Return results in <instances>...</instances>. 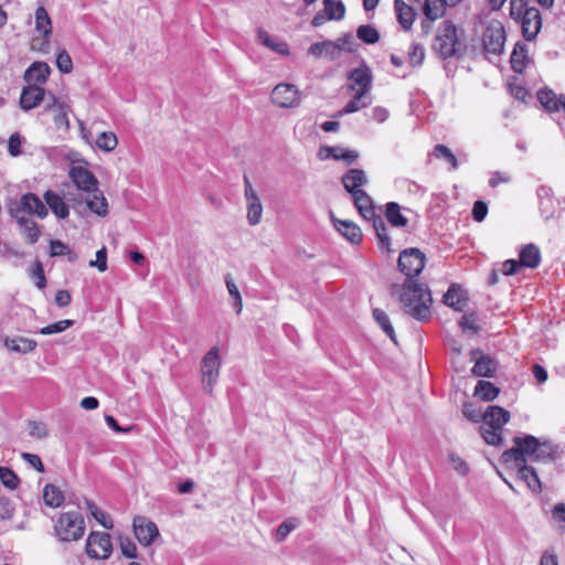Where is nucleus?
I'll return each mask as SVG.
<instances>
[{"instance_id": "40", "label": "nucleus", "mask_w": 565, "mask_h": 565, "mask_svg": "<svg viewBox=\"0 0 565 565\" xmlns=\"http://www.w3.org/2000/svg\"><path fill=\"white\" fill-rule=\"evenodd\" d=\"M323 10L328 20L340 21L344 18L345 7L342 1L323 0Z\"/></svg>"}, {"instance_id": "58", "label": "nucleus", "mask_w": 565, "mask_h": 565, "mask_svg": "<svg viewBox=\"0 0 565 565\" xmlns=\"http://www.w3.org/2000/svg\"><path fill=\"white\" fill-rule=\"evenodd\" d=\"M31 276L35 279V285L39 289H44L46 286V279L43 270L42 263L35 260L34 268L31 271Z\"/></svg>"}, {"instance_id": "16", "label": "nucleus", "mask_w": 565, "mask_h": 565, "mask_svg": "<svg viewBox=\"0 0 565 565\" xmlns=\"http://www.w3.org/2000/svg\"><path fill=\"white\" fill-rule=\"evenodd\" d=\"M518 23L521 24L523 38L531 42L536 39L542 28L541 13L536 8H531Z\"/></svg>"}, {"instance_id": "34", "label": "nucleus", "mask_w": 565, "mask_h": 565, "mask_svg": "<svg viewBox=\"0 0 565 565\" xmlns=\"http://www.w3.org/2000/svg\"><path fill=\"white\" fill-rule=\"evenodd\" d=\"M500 390L491 382L478 381L473 395L483 402H491L498 397Z\"/></svg>"}, {"instance_id": "3", "label": "nucleus", "mask_w": 565, "mask_h": 565, "mask_svg": "<svg viewBox=\"0 0 565 565\" xmlns=\"http://www.w3.org/2000/svg\"><path fill=\"white\" fill-rule=\"evenodd\" d=\"M354 206L363 216V218L371 221L375 230L376 236L383 247L388 252L391 250V238L387 235V227L381 215L375 211V205L372 198L363 190L352 194Z\"/></svg>"}, {"instance_id": "7", "label": "nucleus", "mask_w": 565, "mask_h": 565, "mask_svg": "<svg viewBox=\"0 0 565 565\" xmlns=\"http://www.w3.org/2000/svg\"><path fill=\"white\" fill-rule=\"evenodd\" d=\"M9 212L12 217H26L25 214H31L40 218H44L49 213L41 199L31 192L23 194L19 201L11 202Z\"/></svg>"}, {"instance_id": "18", "label": "nucleus", "mask_w": 565, "mask_h": 565, "mask_svg": "<svg viewBox=\"0 0 565 565\" xmlns=\"http://www.w3.org/2000/svg\"><path fill=\"white\" fill-rule=\"evenodd\" d=\"M533 461L555 462L559 460L564 454V448L558 444H553L548 440L540 441Z\"/></svg>"}, {"instance_id": "12", "label": "nucleus", "mask_w": 565, "mask_h": 565, "mask_svg": "<svg viewBox=\"0 0 565 565\" xmlns=\"http://www.w3.org/2000/svg\"><path fill=\"white\" fill-rule=\"evenodd\" d=\"M113 550L110 535L107 533L92 532L86 542V553L92 558L106 559Z\"/></svg>"}, {"instance_id": "38", "label": "nucleus", "mask_w": 565, "mask_h": 565, "mask_svg": "<svg viewBox=\"0 0 565 565\" xmlns=\"http://www.w3.org/2000/svg\"><path fill=\"white\" fill-rule=\"evenodd\" d=\"M446 0H425L423 11L427 20L435 21L444 15Z\"/></svg>"}, {"instance_id": "48", "label": "nucleus", "mask_w": 565, "mask_h": 565, "mask_svg": "<svg viewBox=\"0 0 565 565\" xmlns=\"http://www.w3.org/2000/svg\"><path fill=\"white\" fill-rule=\"evenodd\" d=\"M443 302L456 311H459V284L450 285L443 297Z\"/></svg>"}, {"instance_id": "50", "label": "nucleus", "mask_w": 565, "mask_h": 565, "mask_svg": "<svg viewBox=\"0 0 565 565\" xmlns=\"http://www.w3.org/2000/svg\"><path fill=\"white\" fill-rule=\"evenodd\" d=\"M434 156L436 158H443L447 162H449L452 170H455L457 168V166H458V161H457L456 156L450 151L449 148H447L444 145H437L434 148Z\"/></svg>"}, {"instance_id": "32", "label": "nucleus", "mask_w": 565, "mask_h": 565, "mask_svg": "<svg viewBox=\"0 0 565 565\" xmlns=\"http://www.w3.org/2000/svg\"><path fill=\"white\" fill-rule=\"evenodd\" d=\"M93 198L86 200L87 207L98 216H106L108 214V203L103 192L98 189L93 190Z\"/></svg>"}, {"instance_id": "26", "label": "nucleus", "mask_w": 565, "mask_h": 565, "mask_svg": "<svg viewBox=\"0 0 565 565\" xmlns=\"http://www.w3.org/2000/svg\"><path fill=\"white\" fill-rule=\"evenodd\" d=\"M51 73V68L45 62H34L24 73V79L29 83L35 82L43 84L46 82L49 75Z\"/></svg>"}, {"instance_id": "54", "label": "nucleus", "mask_w": 565, "mask_h": 565, "mask_svg": "<svg viewBox=\"0 0 565 565\" xmlns=\"http://www.w3.org/2000/svg\"><path fill=\"white\" fill-rule=\"evenodd\" d=\"M73 324H74L73 320H68V319L61 320L55 323L43 327L40 330V333L44 334V335L60 333V332H63L64 330H66L67 328L72 327Z\"/></svg>"}, {"instance_id": "1", "label": "nucleus", "mask_w": 565, "mask_h": 565, "mask_svg": "<svg viewBox=\"0 0 565 565\" xmlns=\"http://www.w3.org/2000/svg\"><path fill=\"white\" fill-rule=\"evenodd\" d=\"M390 294L397 298L403 311L418 321H426L430 317L433 297L426 284L406 279L402 285L392 284Z\"/></svg>"}, {"instance_id": "10", "label": "nucleus", "mask_w": 565, "mask_h": 565, "mask_svg": "<svg viewBox=\"0 0 565 565\" xmlns=\"http://www.w3.org/2000/svg\"><path fill=\"white\" fill-rule=\"evenodd\" d=\"M469 360L473 363L471 374L476 377H492L494 376L498 363L489 354H486L481 349L476 348L469 351Z\"/></svg>"}, {"instance_id": "46", "label": "nucleus", "mask_w": 565, "mask_h": 565, "mask_svg": "<svg viewBox=\"0 0 565 565\" xmlns=\"http://www.w3.org/2000/svg\"><path fill=\"white\" fill-rule=\"evenodd\" d=\"M0 480L10 490H15L20 483L19 477L7 467H0Z\"/></svg>"}, {"instance_id": "28", "label": "nucleus", "mask_w": 565, "mask_h": 565, "mask_svg": "<svg viewBox=\"0 0 565 565\" xmlns=\"http://www.w3.org/2000/svg\"><path fill=\"white\" fill-rule=\"evenodd\" d=\"M35 29L42 34L44 43L47 44L52 34V21L46 9L42 6L35 10Z\"/></svg>"}, {"instance_id": "37", "label": "nucleus", "mask_w": 565, "mask_h": 565, "mask_svg": "<svg viewBox=\"0 0 565 565\" xmlns=\"http://www.w3.org/2000/svg\"><path fill=\"white\" fill-rule=\"evenodd\" d=\"M479 431L486 444L495 447L503 445L504 438L502 436V429L482 424Z\"/></svg>"}, {"instance_id": "33", "label": "nucleus", "mask_w": 565, "mask_h": 565, "mask_svg": "<svg viewBox=\"0 0 565 565\" xmlns=\"http://www.w3.org/2000/svg\"><path fill=\"white\" fill-rule=\"evenodd\" d=\"M527 50L525 44L516 43L510 57L511 68L522 74L526 67Z\"/></svg>"}, {"instance_id": "64", "label": "nucleus", "mask_w": 565, "mask_h": 565, "mask_svg": "<svg viewBox=\"0 0 565 565\" xmlns=\"http://www.w3.org/2000/svg\"><path fill=\"white\" fill-rule=\"evenodd\" d=\"M14 512V508L12 507L11 501L8 498H0V518L1 519H10L12 518Z\"/></svg>"}, {"instance_id": "8", "label": "nucleus", "mask_w": 565, "mask_h": 565, "mask_svg": "<svg viewBox=\"0 0 565 565\" xmlns=\"http://www.w3.org/2000/svg\"><path fill=\"white\" fill-rule=\"evenodd\" d=\"M426 264L425 254L416 247L405 248L399 253L397 259L398 270L406 276V279L414 280L423 271Z\"/></svg>"}, {"instance_id": "13", "label": "nucleus", "mask_w": 565, "mask_h": 565, "mask_svg": "<svg viewBox=\"0 0 565 565\" xmlns=\"http://www.w3.org/2000/svg\"><path fill=\"white\" fill-rule=\"evenodd\" d=\"M270 97L271 102L280 108L297 107L300 103L298 88L287 83L276 85Z\"/></svg>"}, {"instance_id": "31", "label": "nucleus", "mask_w": 565, "mask_h": 565, "mask_svg": "<svg viewBox=\"0 0 565 565\" xmlns=\"http://www.w3.org/2000/svg\"><path fill=\"white\" fill-rule=\"evenodd\" d=\"M4 345L7 349L18 353H29L32 352L36 348V341L23 337L17 338H7L4 340Z\"/></svg>"}, {"instance_id": "30", "label": "nucleus", "mask_w": 565, "mask_h": 565, "mask_svg": "<svg viewBox=\"0 0 565 565\" xmlns=\"http://www.w3.org/2000/svg\"><path fill=\"white\" fill-rule=\"evenodd\" d=\"M20 226L22 234L30 244H34L41 236V230L36 222L29 217H14Z\"/></svg>"}, {"instance_id": "17", "label": "nucleus", "mask_w": 565, "mask_h": 565, "mask_svg": "<svg viewBox=\"0 0 565 565\" xmlns=\"http://www.w3.org/2000/svg\"><path fill=\"white\" fill-rule=\"evenodd\" d=\"M70 178L77 186V189L92 192L97 189L98 181L96 177L86 168L82 166H75L70 169Z\"/></svg>"}, {"instance_id": "15", "label": "nucleus", "mask_w": 565, "mask_h": 565, "mask_svg": "<svg viewBox=\"0 0 565 565\" xmlns=\"http://www.w3.org/2000/svg\"><path fill=\"white\" fill-rule=\"evenodd\" d=\"M132 526L136 539L143 546L151 545L153 540L159 535L156 523L145 516H136Z\"/></svg>"}, {"instance_id": "21", "label": "nucleus", "mask_w": 565, "mask_h": 565, "mask_svg": "<svg viewBox=\"0 0 565 565\" xmlns=\"http://www.w3.org/2000/svg\"><path fill=\"white\" fill-rule=\"evenodd\" d=\"M44 88L38 85L24 87L20 96V106L23 110H30L43 100Z\"/></svg>"}, {"instance_id": "49", "label": "nucleus", "mask_w": 565, "mask_h": 565, "mask_svg": "<svg viewBox=\"0 0 565 565\" xmlns=\"http://www.w3.org/2000/svg\"><path fill=\"white\" fill-rule=\"evenodd\" d=\"M225 282L228 294L234 298V308L236 309V313H239L243 309V301L238 288L233 281L231 275H226Z\"/></svg>"}, {"instance_id": "56", "label": "nucleus", "mask_w": 565, "mask_h": 565, "mask_svg": "<svg viewBox=\"0 0 565 565\" xmlns=\"http://www.w3.org/2000/svg\"><path fill=\"white\" fill-rule=\"evenodd\" d=\"M425 57L424 47L419 44H413L412 51L408 52V62L412 66H419L423 64Z\"/></svg>"}, {"instance_id": "19", "label": "nucleus", "mask_w": 565, "mask_h": 565, "mask_svg": "<svg viewBox=\"0 0 565 565\" xmlns=\"http://www.w3.org/2000/svg\"><path fill=\"white\" fill-rule=\"evenodd\" d=\"M330 216L337 231L350 243L359 244L362 241V232L358 225L350 221L335 218L332 212L330 213Z\"/></svg>"}, {"instance_id": "61", "label": "nucleus", "mask_w": 565, "mask_h": 565, "mask_svg": "<svg viewBox=\"0 0 565 565\" xmlns=\"http://www.w3.org/2000/svg\"><path fill=\"white\" fill-rule=\"evenodd\" d=\"M463 414L469 420L473 423H479L481 420L484 423V411L480 408L476 409L471 404L465 405Z\"/></svg>"}, {"instance_id": "24", "label": "nucleus", "mask_w": 565, "mask_h": 565, "mask_svg": "<svg viewBox=\"0 0 565 565\" xmlns=\"http://www.w3.org/2000/svg\"><path fill=\"white\" fill-rule=\"evenodd\" d=\"M43 198L49 209L57 218L65 220L68 216V205L64 202L63 198L60 194L51 190H47L44 193Z\"/></svg>"}, {"instance_id": "9", "label": "nucleus", "mask_w": 565, "mask_h": 565, "mask_svg": "<svg viewBox=\"0 0 565 565\" xmlns=\"http://www.w3.org/2000/svg\"><path fill=\"white\" fill-rule=\"evenodd\" d=\"M221 359L218 349L213 347L202 359L201 372H202V385L203 390L212 394L213 387L217 382L220 375Z\"/></svg>"}, {"instance_id": "51", "label": "nucleus", "mask_w": 565, "mask_h": 565, "mask_svg": "<svg viewBox=\"0 0 565 565\" xmlns=\"http://www.w3.org/2000/svg\"><path fill=\"white\" fill-rule=\"evenodd\" d=\"M258 39L265 46L279 53H287V45L285 43H275L274 39L266 31L259 30Z\"/></svg>"}, {"instance_id": "5", "label": "nucleus", "mask_w": 565, "mask_h": 565, "mask_svg": "<svg viewBox=\"0 0 565 565\" xmlns=\"http://www.w3.org/2000/svg\"><path fill=\"white\" fill-rule=\"evenodd\" d=\"M514 446L502 452L500 461L502 463H509L511 461L519 463H526V457H534L536 450H539L540 439L532 435L515 436L513 438Z\"/></svg>"}, {"instance_id": "60", "label": "nucleus", "mask_w": 565, "mask_h": 565, "mask_svg": "<svg viewBox=\"0 0 565 565\" xmlns=\"http://www.w3.org/2000/svg\"><path fill=\"white\" fill-rule=\"evenodd\" d=\"M21 145H22V138L21 136L15 132L12 134L8 141V151L12 157H18L21 154Z\"/></svg>"}, {"instance_id": "35", "label": "nucleus", "mask_w": 565, "mask_h": 565, "mask_svg": "<svg viewBox=\"0 0 565 565\" xmlns=\"http://www.w3.org/2000/svg\"><path fill=\"white\" fill-rule=\"evenodd\" d=\"M385 207V217L392 226L405 227L408 224V220L402 214L398 203L388 202Z\"/></svg>"}, {"instance_id": "52", "label": "nucleus", "mask_w": 565, "mask_h": 565, "mask_svg": "<svg viewBox=\"0 0 565 565\" xmlns=\"http://www.w3.org/2000/svg\"><path fill=\"white\" fill-rule=\"evenodd\" d=\"M119 547L122 555L127 558H137V546L136 544L127 536H119Z\"/></svg>"}, {"instance_id": "55", "label": "nucleus", "mask_w": 565, "mask_h": 565, "mask_svg": "<svg viewBox=\"0 0 565 565\" xmlns=\"http://www.w3.org/2000/svg\"><path fill=\"white\" fill-rule=\"evenodd\" d=\"M362 98H358V93H355L354 97L352 100H350L344 108H342L341 110H339L334 117H341L345 114H351V113H355L358 111L359 109L363 108V107H366L369 105V103H360Z\"/></svg>"}, {"instance_id": "47", "label": "nucleus", "mask_w": 565, "mask_h": 565, "mask_svg": "<svg viewBox=\"0 0 565 565\" xmlns=\"http://www.w3.org/2000/svg\"><path fill=\"white\" fill-rule=\"evenodd\" d=\"M321 45L323 47V57H327L330 61L339 58L341 56V52L343 51V45L334 41H322Z\"/></svg>"}, {"instance_id": "53", "label": "nucleus", "mask_w": 565, "mask_h": 565, "mask_svg": "<svg viewBox=\"0 0 565 565\" xmlns=\"http://www.w3.org/2000/svg\"><path fill=\"white\" fill-rule=\"evenodd\" d=\"M56 66L61 73L68 74L73 70V62L66 50H61L56 56Z\"/></svg>"}, {"instance_id": "39", "label": "nucleus", "mask_w": 565, "mask_h": 565, "mask_svg": "<svg viewBox=\"0 0 565 565\" xmlns=\"http://www.w3.org/2000/svg\"><path fill=\"white\" fill-rule=\"evenodd\" d=\"M537 100L548 111L559 110V98L550 88H542L537 92Z\"/></svg>"}, {"instance_id": "23", "label": "nucleus", "mask_w": 565, "mask_h": 565, "mask_svg": "<svg viewBox=\"0 0 565 565\" xmlns=\"http://www.w3.org/2000/svg\"><path fill=\"white\" fill-rule=\"evenodd\" d=\"M516 468L519 479L524 481L527 488L533 493L542 492V482L537 476L535 468H533L532 466H527L526 463H519Z\"/></svg>"}, {"instance_id": "6", "label": "nucleus", "mask_w": 565, "mask_h": 565, "mask_svg": "<svg viewBox=\"0 0 565 565\" xmlns=\"http://www.w3.org/2000/svg\"><path fill=\"white\" fill-rule=\"evenodd\" d=\"M458 35L457 28L449 21H444L437 31L434 40V50L443 58H452L457 52Z\"/></svg>"}, {"instance_id": "2", "label": "nucleus", "mask_w": 565, "mask_h": 565, "mask_svg": "<svg viewBox=\"0 0 565 565\" xmlns=\"http://www.w3.org/2000/svg\"><path fill=\"white\" fill-rule=\"evenodd\" d=\"M487 335L483 315L470 305L467 291L461 289V338L479 342Z\"/></svg>"}, {"instance_id": "20", "label": "nucleus", "mask_w": 565, "mask_h": 565, "mask_svg": "<svg viewBox=\"0 0 565 565\" xmlns=\"http://www.w3.org/2000/svg\"><path fill=\"white\" fill-rule=\"evenodd\" d=\"M344 189L352 195L354 192L363 191L361 186L367 183V178L362 169H350L341 178Z\"/></svg>"}, {"instance_id": "25", "label": "nucleus", "mask_w": 565, "mask_h": 565, "mask_svg": "<svg viewBox=\"0 0 565 565\" xmlns=\"http://www.w3.org/2000/svg\"><path fill=\"white\" fill-rule=\"evenodd\" d=\"M394 8L402 29L405 31L411 30L416 18L415 10L403 0H395Z\"/></svg>"}, {"instance_id": "29", "label": "nucleus", "mask_w": 565, "mask_h": 565, "mask_svg": "<svg viewBox=\"0 0 565 565\" xmlns=\"http://www.w3.org/2000/svg\"><path fill=\"white\" fill-rule=\"evenodd\" d=\"M326 151L327 154L324 158H333L334 160H342L348 166L354 163L359 158V152L355 150L343 149L341 147H322L320 149V154Z\"/></svg>"}, {"instance_id": "63", "label": "nucleus", "mask_w": 565, "mask_h": 565, "mask_svg": "<svg viewBox=\"0 0 565 565\" xmlns=\"http://www.w3.org/2000/svg\"><path fill=\"white\" fill-rule=\"evenodd\" d=\"M511 181V177L501 171H494L492 172L490 179H489V186L490 188H497L500 183H508Z\"/></svg>"}, {"instance_id": "27", "label": "nucleus", "mask_w": 565, "mask_h": 565, "mask_svg": "<svg viewBox=\"0 0 565 565\" xmlns=\"http://www.w3.org/2000/svg\"><path fill=\"white\" fill-rule=\"evenodd\" d=\"M519 256V262L522 265V267L534 269L539 267L541 263L540 248L534 244H527L523 246Z\"/></svg>"}, {"instance_id": "44", "label": "nucleus", "mask_w": 565, "mask_h": 565, "mask_svg": "<svg viewBox=\"0 0 565 565\" xmlns=\"http://www.w3.org/2000/svg\"><path fill=\"white\" fill-rule=\"evenodd\" d=\"M247 220L250 225H257L262 220L263 205L258 199L247 201Z\"/></svg>"}, {"instance_id": "22", "label": "nucleus", "mask_w": 565, "mask_h": 565, "mask_svg": "<svg viewBox=\"0 0 565 565\" xmlns=\"http://www.w3.org/2000/svg\"><path fill=\"white\" fill-rule=\"evenodd\" d=\"M510 420V412L501 406L489 405L484 409V424L494 426L497 429H502L503 426Z\"/></svg>"}, {"instance_id": "41", "label": "nucleus", "mask_w": 565, "mask_h": 565, "mask_svg": "<svg viewBox=\"0 0 565 565\" xmlns=\"http://www.w3.org/2000/svg\"><path fill=\"white\" fill-rule=\"evenodd\" d=\"M373 318L381 326L382 330L390 337V339L397 344L394 328L388 319V316L382 309L373 310Z\"/></svg>"}, {"instance_id": "11", "label": "nucleus", "mask_w": 565, "mask_h": 565, "mask_svg": "<svg viewBox=\"0 0 565 565\" xmlns=\"http://www.w3.org/2000/svg\"><path fill=\"white\" fill-rule=\"evenodd\" d=\"M505 31L500 22L490 23L483 31V49L487 53L500 55L504 50Z\"/></svg>"}, {"instance_id": "57", "label": "nucleus", "mask_w": 565, "mask_h": 565, "mask_svg": "<svg viewBox=\"0 0 565 565\" xmlns=\"http://www.w3.org/2000/svg\"><path fill=\"white\" fill-rule=\"evenodd\" d=\"M488 211V204L482 200H478L473 204L471 216L476 222L480 223L487 217Z\"/></svg>"}, {"instance_id": "43", "label": "nucleus", "mask_w": 565, "mask_h": 565, "mask_svg": "<svg viewBox=\"0 0 565 565\" xmlns=\"http://www.w3.org/2000/svg\"><path fill=\"white\" fill-rule=\"evenodd\" d=\"M118 145L117 136L114 132H102L96 139V146L106 152L113 151Z\"/></svg>"}, {"instance_id": "59", "label": "nucleus", "mask_w": 565, "mask_h": 565, "mask_svg": "<svg viewBox=\"0 0 565 565\" xmlns=\"http://www.w3.org/2000/svg\"><path fill=\"white\" fill-rule=\"evenodd\" d=\"M90 267H97V269L103 273L107 269V250L106 247H102L96 252V260L89 262Z\"/></svg>"}, {"instance_id": "14", "label": "nucleus", "mask_w": 565, "mask_h": 565, "mask_svg": "<svg viewBox=\"0 0 565 565\" xmlns=\"http://www.w3.org/2000/svg\"><path fill=\"white\" fill-rule=\"evenodd\" d=\"M348 78L352 81L349 88L358 93V98H363L371 89L372 71L364 63L360 67L352 70Z\"/></svg>"}, {"instance_id": "36", "label": "nucleus", "mask_w": 565, "mask_h": 565, "mask_svg": "<svg viewBox=\"0 0 565 565\" xmlns=\"http://www.w3.org/2000/svg\"><path fill=\"white\" fill-rule=\"evenodd\" d=\"M64 493L58 487L52 483H47L44 487L43 500L47 507L58 508L64 502Z\"/></svg>"}, {"instance_id": "42", "label": "nucleus", "mask_w": 565, "mask_h": 565, "mask_svg": "<svg viewBox=\"0 0 565 565\" xmlns=\"http://www.w3.org/2000/svg\"><path fill=\"white\" fill-rule=\"evenodd\" d=\"M356 36L366 44H375L380 40L379 31L374 26L367 24H363L358 28Z\"/></svg>"}, {"instance_id": "4", "label": "nucleus", "mask_w": 565, "mask_h": 565, "mask_svg": "<svg viewBox=\"0 0 565 565\" xmlns=\"http://www.w3.org/2000/svg\"><path fill=\"white\" fill-rule=\"evenodd\" d=\"M54 533L61 542L78 541L85 533V521L79 512L61 513L54 524Z\"/></svg>"}, {"instance_id": "45", "label": "nucleus", "mask_w": 565, "mask_h": 565, "mask_svg": "<svg viewBox=\"0 0 565 565\" xmlns=\"http://www.w3.org/2000/svg\"><path fill=\"white\" fill-rule=\"evenodd\" d=\"M527 0H511L510 1V18L516 23L530 11Z\"/></svg>"}, {"instance_id": "62", "label": "nucleus", "mask_w": 565, "mask_h": 565, "mask_svg": "<svg viewBox=\"0 0 565 565\" xmlns=\"http://www.w3.org/2000/svg\"><path fill=\"white\" fill-rule=\"evenodd\" d=\"M21 457L36 471L44 472V465L38 455L30 452H22Z\"/></svg>"}]
</instances>
